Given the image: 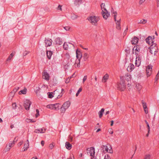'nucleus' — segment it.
<instances>
[{"label": "nucleus", "instance_id": "1", "mask_svg": "<svg viewBox=\"0 0 159 159\" xmlns=\"http://www.w3.org/2000/svg\"><path fill=\"white\" fill-rule=\"evenodd\" d=\"M88 19L92 25H97V23L99 20V18L98 16H93L88 17Z\"/></svg>", "mask_w": 159, "mask_h": 159}, {"label": "nucleus", "instance_id": "2", "mask_svg": "<svg viewBox=\"0 0 159 159\" xmlns=\"http://www.w3.org/2000/svg\"><path fill=\"white\" fill-rule=\"evenodd\" d=\"M123 76H120V82L118 84L117 87L121 91H124L125 89V81Z\"/></svg>", "mask_w": 159, "mask_h": 159}, {"label": "nucleus", "instance_id": "3", "mask_svg": "<svg viewBox=\"0 0 159 159\" xmlns=\"http://www.w3.org/2000/svg\"><path fill=\"white\" fill-rule=\"evenodd\" d=\"M69 62L71 65L74 66L75 68L80 67V60H75V58H71Z\"/></svg>", "mask_w": 159, "mask_h": 159}, {"label": "nucleus", "instance_id": "4", "mask_svg": "<svg viewBox=\"0 0 159 159\" xmlns=\"http://www.w3.org/2000/svg\"><path fill=\"white\" fill-rule=\"evenodd\" d=\"M102 148L103 149L104 151H106L108 153H113V150L111 145L107 144L106 146H102Z\"/></svg>", "mask_w": 159, "mask_h": 159}, {"label": "nucleus", "instance_id": "5", "mask_svg": "<svg viewBox=\"0 0 159 159\" xmlns=\"http://www.w3.org/2000/svg\"><path fill=\"white\" fill-rule=\"evenodd\" d=\"M70 102L69 101L65 102L61 108V112L64 113L70 106Z\"/></svg>", "mask_w": 159, "mask_h": 159}, {"label": "nucleus", "instance_id": "6", "mask_svg": "<svg viewBox=\"0 0 159 159\" xmlns=\"http://www.w3.org/2000/svg\"><path fill=\"white\" fill-rule=\"evenodd\" d=\"M150 48V52L152 54H153L154 55H155L158 51L157 47L156 46V44L155 43L152 44Z\"/></svg>", "mask_w": 159, "mask_h": 159}, {"label": "nucleus", "instance_id": "7", "mask_svg": "<svg viewBox=\"0 0 159 159\" xmlns=\"http://www.w3.org/2000/svg\"><path fill=\"white\" fill-rule=\"evenodd\" d=\"M58 93V91L57 90H56L54 91L53 95V93L52 92H48V97L49 98H52L54 96H57V98H59L62 96V95H57V93Z\"/></svg>", "mask_w": 159, "mask_h": 159}, {"label": "nucleus", "instance_id": "8", "mask_svg": "<svg viewBox=\"0 0 159 159\" xmlns=\"http://www.w3.org/2000/svg\"><path fill=\"white\" fill-rule=\"evenodd\" d=\"M31 104V102L29 100H26L24 102V106L26 110H29Z\"/></svg>", "mask_w": 159, "mask_h": 159}, {"label": "nucleus", "instance_id": "9", "mask_svg": "<svg viewBox=\"0 0 159 159\" xmlns=\"http://www.w3.org/2000/svg\"><path fill=\"white\" fill-rule=\"evenodd\" d=\"M87 152L88 155L92 157H93L95 153V149L93 147L88 148L87 150Z\"/></svg>", "mask_w": 159, "mask_h": 159}, {"label": "nucleus", "instance_id": "10", "mask_svg": "<svg viewBox=\"0 0 159 159\" xmlns=\"http://www.w3.org/2000/svg\"><path fill=\"white\" fill-rule=\"evenodd\" d=\"M141 57H140L139 55L136 56V59L135 62V65L136 66L139 67L141 64Z\"/></svg>", "mask_w": 159, "mask_h": 159}, {"label": "nucleus", "instance_id": "11", "mask_svg": "<svg viewBox=\"0 0 159 159\" xmlns=\"http://www.w3.org/2000/svg\"><path fill=\"white\" fill-rule=\"evenodd\" d=\"M152 66L151 65H149L146 68V73L148 77L150 76L152 72Z\"/></svg>", "mask_w": 159, "mask_h": 159}, {"label": "nucleus", "instance_id": "12", "mask_svg": "<svg viewBox=\"0 0 159 159\" xmlns=\"http://www.w3.org/2000/svg\"><path fill=\"white\" fill-rule=\"evenodd\" d=\"M154 38H152L151 36H149L146 39V43L149 44H153V43L154 42Z\"/></svg>", "mask_w": 159, "mask_h": 159}, {"label": "nucleus", "instance_id": "13", "mask_svg": "<svg viewBox=\"0 0 159 159\" xmlns=\"http://www.w3.org/2000/svg\"><path fill=\"white\" fill-rule=\"evenodd\" d=\"M52 40L51 39H45V43L46 47L50 46L52 44Z\"/></svg>", "mask_w": 159, "mask_h": 159}, {"label": "nucleus", "instance_id": "14", "mask_svg": "<svg viewBox=\"0 0 159 159\" xmlns=\"http://www.w3.org/2000/svg\"><path fill=\"white\" fill-rule=\"evenodd\" d=\"M43 79L47 81L49 80L50 76L49 74L45 71H44L43 73Z\"/></svg>", "mask_w": 159, "mask_h": 159}, {"label": "nucleus", "instance_id": "15", "mask_svg": "<svg viewBox=\"0 0 159 159\" xmlns=\"http://www.w3.org/2000/svg\"><path fill=\"white\" fill-rule=\"evenodd\" d=\"M55 42L56 44L58 45H61L63 43V41L59 37H58L55 39Z\"/></svg>", "mask_w": 159, "mask_h": 159}, {"label": "nucleus", "instance_id": "16", "mask_svg": "<svg viewBox=\"0 0 159 159\" xmlns=\"http://www.w3.org/2000/svg\"><path fill=\"white\" fill-rule=\"evenodd\" d=\"M45 131L46 129L44 128H42L35 129L34 132L36 133H45Z\"/></svg>", "mask_w": 159, "mask_h": 159}, {"label": "nucleus", "instance_id": "17", "mask_svg": "<svg viewBox=\"0 0 159 159\" xmlns=\"http://www.w3.org/2000/svg\"><path fill=\"white\" fill-rule=\"evenodd\" d=\"M142 103L143 105V108L144 109L145 112L146 114H147L148 113V109L147 106V104L146 102H145L144 100H142Z\"/></svg>", "mask_w": 159, "mask_h": 159}, {"label": "nucleus", "instance_id": "18", "mask_svg": "<svg viewBox=\"0 0 159 159\" xmlns=\"http://www.w3.org/2000/svg\"><path fill=\"white\" fill-rule=\"evenodd\" d=\"M19 89V87H16L14 88L10 93V95H11L13 97L14 96V94L18 91Z\"/></svg>", "mask_w": 159, "mask_h": 159}, {"label": "nucleus", "instance_id": "19", "mask_svg": "<svg viewBox=\"0 0 159 159\" xmlns=\"http://www.w3.org/2000/svg\"><path fill=\"white\" fill-rule=\"evenodd\" d=\"M134 65L133 64L130 63L128 66L127 68V70L128 71L131 72L134 69Z\"/></svg>", "mask_w": 159, "mask_h": 159}, {"label": "nucleus", "instance_id": "20", "mask_svg": "<svg viewBox=\"0 0 159 159\" xmlns=\"http://www.w3.org/2000/svg\"><path fill=\"white\" fill-rule=\"evenodd\" d=\"M102 15L103 18L105 20L107 19L108 16H110V14L108 13V12H104L102 11Z\"/></svg>", "mask_w": 159, "mask_h": 159}, {"label": "nucleus", "instance_id": "21", "mask_svg": "<svg viewBox=\"0 0 159 159\" xmlns=\"http://www.w3.org/2000/svg\"><path fill=\"white\" fill-rule=\"evenodd\" d=\"M121 19H119L118 20H116V28L118 30H120V21Z\"/></svg>", "mask_w": 159, "mask_h": 159}, {"label": "nucleus", "instance_id": "22", "mask_svg": "<svg viewBox=\"0 0 159 159\" xmlns=\"http://www.w3.org/2000/svg\"><path fill=\"white\" fill-rule=\"evenodd\" d=\"M76 55L77 60H80V59L82 57V54L81 52L80 51H78L77 50Z\"/></svg>", "mask_w": 159, "mask_h": 159}, {"label": "nucleus", "instance_id": "23", "mask_svg": "<svg viewBox=\"0 0 159 159\" xmlns=\"http://www.w3.org/2000/svg\"><path fill=\"white\" fill-rule=\"evenodd\" d=\"M139 41V38L136 37H134L133 39L131 40V42L132 44L135 45L138 43Z\"/></svg>", "mask_w": 159, "mask_h": 159}, {"label": "nucleus", "instance_id": "24", "mask_svg": "<svg viewBox=\"0 0 159 159\" xmlns=\"http://www.w3.org/2000/svg\"><path fill=\"white\" fill-rule=\"evenodd\" d=\"M29 140L27 139V141L26 142V143H25L24 145V151H26L28 148H29Z\"/></svg>", "mask_w": 159, "mask_h": 159}, {"label": "nucleus", "instance_id": "25", "mask_svg": "<svg viewBox=\"0 0 159 159\" xmlns=\"http://www.w3.org/2000/svg\"><path fill=\"white\" fill-rule=\"evenodd\" d=\"M82 0H75L74 1V5L77 7H79L81 4Z\"/></svg>", "mask_w": 159, "mask_h": 159}, {"label": "nucleus", "instance_id": "26", "mask_svg": "<svg viewBox=\"0 0 159 159\" xmlns=\"http://www.w3.org/2000/svg\"><path fill=\"white\" fill-rule=\"evenodd\" d=\"M46 54L48 58L49 59H50L52 54V52L51 51L47 50Z\"/></svg>", "mask_w": 159, "mask_h": 159}, {"label": "nucleus", "instance_id": "27", "mask_svg": "<svg viewBox=\"0 0 159 159\" xmlns=\"http://www.w3.org/2000/svg\"><path fill=\"white\" fill-rule=\"evenodd\" d=\"M65 146L66 149L70 150L72 148V145L68 142H66L65 143Z\"/></svg>", "mask_w": 159, "mask_h": 159}, {"label": "nucleus", "instance_id": "28", "mask_svg": "<svg viewBox=\"0 0 159 159\" xmlns=\"http://www.w3.org/2000/svg\"><path fill=\"white\" fill-rule=\"evenodd\" d=\"M111 14H114L113 15L114 19L115 21H116V17L117 15V13L116 11H114V10L112 8L111 10Z\"/></svg>", "mask_w": 159, "mask_h": 159}, {"label": "nucleus", "instance_id": "29", "mask_svg": "<svg viewBox=\"0 0 159 159\" xmlns=\"http://www.w3.org/2000/svg\"><path fill=\"white\" fill-rule=\"evenodd\" d=\"M108 75L107 74H106L102 78V82L103 83L106 82L107 80L108 79Z\"/></svg>", "mask_w": 159, "mask_h": 159}, {"label": "nucleus", "instance_id": "30", "mask_svg": "<svg viewBox=\"0 0 159 159\" xmlns=\"http://www.w3.org/2000/svg\"><path fill=\"white\" fill-rule=\"evenodd\" d=\"M134 49L135 51L137 52H135V54L136 55H138L140 51V48L139 47H137V46H134L133 48V50H134Z\"/></svg>", "mask_w": 159, "mask_h": 159}, {"label": "nucleus", "instance_id": "31", "mask_svg": "<svg viewBox=\"0 0 159 159\" xmlns=\"http://www.w3.org/2000/svg\"><path fill=\"white\" fill-rule=\"evenodd\" d=\"M125 78L126 80L128 81H130L131 80V75L129 74H125Z\"/></svg>", "mask_w": 159, "mask_h": 159}, {"label": "nucleus", "instance_id": "32", "mask_svg": "<svg viewBox=\"0 0 159 159\" xmlns=\"http://www.w3.org/2000/svg\"><path fill=\"white\" fill-rule=\"evenodd\" d=\"M27 93V89L26 88H24V89L20 90L19 92V94H25Z\"/></svg>", "mask_w": 159, "mask_h": 159}, {"label": "nucleus", "instance_id": "33", "mask_svg": "<svg viewBox=\"0 0 159 159\" xmlns=\"http://www.w3.org/2000/svg\"><path fill=\"white\" fill-rule=\"evenodd\" d=\"M104 108H102L101 109V110L99 111L98 112V114L99 116V117L100 118H101L102 115H103V113L104 112Z\"/></svg>", "mask_w": 159, "mask_h": 159}, {"label": "nucleus", "instance_id": "34", "mask_svg": "<svg viewBox=\"0 0 159 159\" xmlns=\"http://www.w3.org/2000/svg\"><path fill=\"white\" fill-rule=\"evenodd\" d=\"M53 110H57L59 109V104H53Z\"/></svg>", "mask_w": 159, "mask_h": 159}, {"label": "nucleus", "instance_id": "35", "mask_svg": "<svg viewBox=\"0 0 159 159\" xmlns=\"http://www.w3.org/2000/svg\"><path fill=\"white\" fill-rule=\"evenodd\" d=\"M142 86L139 84H136L135 88H136L139 91L142 88Z\"/></svg>", "mask_w": 159, "mask_h": 159}, {"label": "nucleus", "instance_id": "36", "mask_svg": "<svg viewBox=\"0 0 159 159\" xmlns=\"http://www.w3.org/2000/svg\"><path fill=\"white\" fill-rule=\"evenodd\" d=\"M14 143H15L14 141H13L12 142L10 143L9 144V146H8V148H7V151H9L10 150L11 147L12 146H13L14 145Z\"/></svg>", "mask_w": 159, "mask_h": 159}, {"label": "nucleus", "instance_id": "37", "mask_svg": "<svg viewBox=\"0 0 159 159\" xmlns=\"http://www.w3.org/2000/svg\"><path fill=\"white\" fill-rule=\"evenodd\" d=\"M147 22V20H146L144 19H142V20H140L139 21H138V23L139 24H145Z\"/></svg>", "mask_w": 159, "mask_h": 159}, {"label": "nucleus", "instance_id": "38", "mask_svg": "<svg viewBox=\"0 0 159 159\" xmlns=\"http://www.w3.org/2000/svg\"><path fill=\"white\" fill-rule=\"evenodd\" d=\"M101 7L102 10V11H103V10H105L106 12H107V10L105 8V4L104 3H102L101 4Z\"/></svg>", "mask_w": 159, "mask_h": 159}, {"label": "nucleus", "instance_id": "39", "mask_svg": "<svg viewBox=\"0 0 159 159\" xmlns=\"http://www.w3.org/2000/svg\"><path fill=\"white\" fill-rule=\"evenodd\" d=\"M63 47L64 49L65 50H67L68 48V44L66 42H65L63 45Z\"/></svg>", "mask_w": 159, "mask_h": 159}, {"label": "nucleus", "instance_id": "40", "mask_svg": "<svg viewBox=\"0 0 159 159\" xmlns=\"http://www.w3.org/2000/svg\"><path fill=\"white\" fill-rule=\"evenodd\" d=\"M151 156V155L149 154H146L145 156L144 159H150Z\"/></svg>", "mask_w": 159, "mask_h": 159}, {"label": "nucleus", "instance_id": "41", "mask_svg": "<svg viewBox=\"0 0 159 159\" xmlns=\"http://www.w3.org/2000/svg\"><path fill=\"white\" fill-rule=\"evenodd\" d=\"M88 57H89V56H88V54L87 53H85L84 54V56H83V58H84V61H86L88 58Z\"/></svg>", "mask_w": 159, "mask_h": 159}, {"label": "nucleus", "instance_id": "42", "mask_svg": "<svg viewBox=\"0 0 159 159\" xmlns=\"http://www.w3.org/2000/svg\"><path fill=\"white\" fill-rule=\"evenodd\" d=\"M78 16L77 15L75 14L72 15L71 16V18L73 20H75L77 19Z\"/></svg>", "mask_w": 159, "mask_h": 159}, {"label": "nucleus", "instance_id": "43", "mask_svg": "<svg viewBox=\"0 0 159 159\" xmlns=\"http://www.w3.org/2000/svg\"><path fill=\"white\" fill-rule=\"evenodd\" d=\"M53 104H49L47 106V107L48 108L53 110Z\"/></svg>", "mask_w": 159, "mask_h": 159}, {"label": "nucleus", "instance_id": "44", "mask_svg": "<svg viewBox=\"0 0 159 159\" xmlns=\"http://www.w3.org/2000/svg\"><path fill=\"white\" fill-rule=\"evenodd\" d=\"M82 90V89L81 88H80L78 90L77 93L76 94V96L77 97L79 95V94L80 93V92H81Z\"/></svg>", "mask_w": 159, "mask_h": 159}, {"label": "nucleus", "instance_id": "45", "mask_svg": "<svg viewBox=\"0 0 159 159\" xmlns=\"http://www.w3.org/2000/svg\"><path fill=\"white\" fill-rule=\"evenodd\" d=\"M145 122L147 124V127L148 128V133H149V132L150 131V127H149V125L148 124V123L147 122V121L146 120H145Z\"/></svg>", "mask_w": 159, "mask_h": 159}, {"label": "nucleus", "instance_id": "46", "mask_svg": "<svg viewBox=\"0 0 159 159\" xmlns=\"http://www.w3.org/2000/svg\"><path fill=\"white\" fill-rule=\"evenodd\" d=\"M36 114L35 115V116L36 117H37L39 115V111L38 109H36Z\"/></svg>", "mask_w": 159, "mask_h": 159}, {"label": "nucleus", "instance_id": "47", "mask_svg": "<svg viewBox=\"0 0 159 159\" xmlns=\"http://www.w3.org/2000/svg\"><path fill=\"white\" fill-rule=\"evenodd\" d=\"M54 147V145H53L52 143L50 144L49 145V148L51 149H52Z\"/></svg>", "mask_w": 159, "mask_h": 159}, {"label": "nucleus", "instance_id": "48", "mask_svg": "<svg viewBox=\"0 0 159 159\" xmlns=\"http://www.w3.org/2000/svg\"><path fill=\"white\" fill-rule=\"evenodd\" d=\"M87 75H85L84 76L83 79V82L84 83L85 81L87 80Z\"/></svg>", "mask_w": 159, "mask_h": 159}, {"label": "nucleus", "instance_id": "49", "mask_svg": "<svg viewBox=\"0 0 159 159\" xmlns=\"http://www.w3.org/2000/svg\"><path fill=\"white\" fill-rule=\"evenodd\" d=\"M12 106L13 108L16 109V103H14L12 104Z\"/></svg>", "mask_w": 159, "mask_h": 159}, {"label": "nucleus", "instance_id": "50", "mask_svg": "<svg viewBox=\"0 0 159 159\" xmlns=\"http://www.w3.org/2000/svg\"><path fill=\"white\" fill-rule=\"evenodd\" d=\"M108 131L109 133L111 134H112L113 133V131L111 129H109Z\"/></svg>", "mask_w": 159, "mask_h": 159}, {"label": "nucleus", "instance_id": "51", "mask_svg": "<svg viewBox=\"0 0 159 159\" xmlns=\"http://www.w3.org/2000/svg\"><path fill=\"white\" fill-rule=\"evenodd\" d=\"M23 141H20L19 143H18V147H20L23 144Z\"/></svg>", "mask_w": 159, "mask_h": 159}, {"label": "nucleus", "instance_id": "52", "mask_svg": "<svg viewBox=\"0 0 159 159\" xmlns=\"http://www.w3.org/2000/svg\"><path fill=\"white\" fill-rule=\"evenodd\" d=\"M12 58V57H11L10 55L9 56V57H8L7 60V61H10Z\"/></svg>", "mask_w": 159, "mask_h": 159}, {"label": "nucleus", "instance_id": "53", "mask_svg": "<svg viewBox=\"0 0 159 159\" xmlns=\"http://www.w3.org/2000/svg\"><path fill=\"white\" fill-rule=\"evenodd\" d=\"M29 52L27 51H25L23 53V55L24 56H26V55H27L29 53Z\"/></svg>", "mask_w": 159, "mask_h": 159}, {"label": "nucleus", "instance_id": "54", "mask_svg": "<svg viewBox=\"0 0 159 159\" xmlns=\"http://www.w3.org/2000/svg\"><path fill=\"white\" fill-rule=\"evenodd\" d=\"M104 159H110V157L108 156H105Z\"/></svg>", "mask_w": 159, "mask_h": 159}, {"label": "nucleus", "instance_id": "55", "mask_svg": "<svg viewBox=\"0 0 159 159\" xmlns=\"http://www.w3.org/2000/svg\"><path fill=\"white\" fill-rule=\"evenodd\" d=\"M145 1V0H140L139 2V4H142Z\"/></svg>", "mask_w": 159, "mask_h": 159}, {"label": "nucleus", "instance_id": "56", "mask_svg": "<svg viewBox=\"0 0 159 159\" xmlns=\"http://www.w3.org/2000/svg\"><path fill=\"white\" fill-rule=\"evenodd\" d=\"M97 77L96 76H95V80L96 81V82H94V84H95V85H97V82H96L97 81Z\"/></svg>", "mask_w": 159, "mask_h": 159}, {"label": "nucleus", "instance_id": "57", "mask_svg": "<svg viewBox=\"0 0 159 159\" xmlns=\"http://www.w3.org/2000/svg\"><path fill=\"white\" fill-rule=\"evenodd\" d=\"M15 54V52H12L10 55V56L11 57H13V56Z\"/></svg>", "mask_w": 159, "mask_h": 159}, {"label": "nucleus", "instance_id": "58", "mask_svg": "<svg viewBox=\"0 0 159 159\" xmlns=\"http://www.w3.org/2000/svg\"><path fill=\"white\" fill-rule=\"evenodd\" d=\"M26 121L27 123H30V119L28 118L26 119Z\"/></svg>", "mask_w": 159, "mask_h": 159}, {"label": "nucleus", "instance_id": "59", "mask_svg": "<svg viewBox=\"0 0 159 159\" xmlns=\"http://www.w3.org/2000/svg\"><path fill=\"white\" fill-rule=\"evenodd\" d=\"M58 9H59L60 10H61V6L59 5L58 6Z\"/></svg>", "mask_w": 159, "mask_h": 159}, {"label": "nucleus", "instance_id": "60", "mask_svg": "<svg viewBox=\"0 0 159 159\" xmlns=\"http://www.w3.org/2000/svg\"><path fill=\"white\" fill-rule=\"evenodd\" d=\"M44 144V141L43 140H42L41 141V144L42 146H43Z\"/></svg>", "mask_w": 159, "mask_h": 159}, {"label": "nucleus", "instance_id": "61", "mask_svg": "<svg viewBox=\"0 0 159 159\" xmlns=\"http://www.w3.org/2000/svg\"><path fill=\"white\" fill-rule=\"evenodd\" d=\"M158 77L157 76H156L155 78V81H157V80H158Z\"/></svg>", "mask_w": 159, "mask_h": 159}, {"label": "nucleus", "instance_id": "62", "mask_svg": "<svg viewBox=\"0 0 159 159\" xmlns=\"http://www.w3.org/2000/svg\"><path fill=\"white\" fill-rule=\"evenodd\" d=\"M157 6L158 7H159V0L157 1Z\"/></svg>", "mask_w": 159, "mask_h": 159}, {"label": "nucleus", "instance_id": "63", "mask_svg": "<svg viewBox=\"0 0 159 159\" xmlns=\"http://www.w3.org/2000/svg\"><path fill=\"white\" fill-rule=\"evenodd\" d=\"M111 126H112L113 125V124L114 121L113 120H111Z\"/></svg>", "mask_w": 159, "mask_h": 159}, {"label": "nucleus", "instance_id": "64", "mask_svg": "<svg viewBox=\"0 0 159 159\" xmlns=\"http://www.w3.org/2000/svg\"><path fill=\"white\" fill-rule=\"evenodd\" d=\"M64 29L66 30H68L69 29V28L68 27H64Z\"/></svg>", "mask_w": 159, "mask_h": 159}]
</instances>
